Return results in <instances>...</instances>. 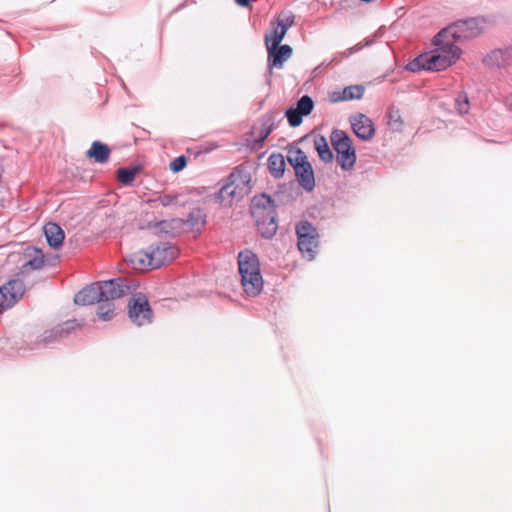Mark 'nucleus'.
Masks as SVG:
<instances>
[{
	"instance_id": "27",
	"label": "nucleus",
	"mask_w": 512,
	"mask_h": 512,
	"mask_svg": "<svg viewBox=\"0 0 512 512\" xmlns=\"http://www.w3.org/2000/svg\"><path fill=\"white\" fill-rule=\"evenodd\" d=\"M387 117H388L387 124L392 131H401L402 130V128L404 126V122L402 120L399 109H396L395 107H390L387 112Z\"/></svg>"
},
{
	"instance_id": "4",
	"label": "nucleus",
	"mask_w": 512,
	"mask_h": 512,
	"mask_svg": "<svg viewBox=\"0 0 512 512\" xmlns=\"http://www.w3.org/2000/svg\"><path fill=\"white\" fill-rule=\"evenodd\" d=\"M251 215L255 219L259 232L266 238L272 237L277 229V213L270 196L262 194L254 197L251 205Z\"/></svg>"
},
{
	"instance_id": "25",
	"label": "nucleus",
	"mask_w": 512,
	"mask_h": 512,
	"mask_svg": "<svg viewBox=\"0 0 512 512\" xmlns=\"http://www.w3.org/2000/svg\"><path fill=\"white\" fill-rule=\"evenodd\" d=\"M314 146L315 149L319 155V158L328 163L331 162L333 159V153L329 148V145L327 143V140L323 136H317L314 139Z\"/></svg>"
},
{
	"instance_id": "28",
	"label": "nucleus",
	"mask_w": 512,
	"mask_h": 512,
	"mask_svg": "<svg viewBox=\"0 0 512 512\" xmlns=\"http://www.w3.org/2000/svg\"><path fill=\"white\" fill-rule=\"evenodd\" d=\"M185 223L192 229L197 228L200 225H204L205 215L203 214L201 209L195 208L189 213L188 217L185 220Z\"/></svg>"
},
{
	"instance_id": "23",
	"label": "nucleus",
	"mask_w": 512,
	"mask_h": 512,
	"mask_svg": "<svg viewBox=\"0 0 512 512\" xmlns=\"http://www.w3.org/2000/svg\"><path fill=\"white\" fill-rule=\"evenodd\" d=\"M178 203V196L171 193H158L153 198L147 200V204L151 208H158L159 206L169 207Z\"/></svg>"
},
{
	"instance_id": "35",
	"label": "nucleus",
	"mask_w": 512,
	"mask_h": 512,
	"mask_svg": "<svg viewBox=\"0 0 512 512\" xmlns=\"http://www.w3.org/2000/svg\"><path fill=\"white\" fill-rule=\"evenodd\" d=\"M252 0H235V2L242 7H248L250 6Z\"/></svg>"
},
{
	"instance_id": "12",
	"label": "nucleus",
	"mask_w": 512,
	"mask_h": 512,
	"mask_svg": "<svg viewBox=\"0 0 512 512\" xmlns=\"http://www.w3.org/2000/svg\"><path fill=\"white\" fill-rule=\"evenodd\" d=\"M100 289V296L102 302H111L115 299L121 298L129 293L130 287L125 284L122 278L111 279L108 281L98 282Z\"/></svg>"
},
{
	"instance_id": "24",
	"label": "nucleus",
	"mask_w": 512,
	"mask_h": 512,
	"mask_svg": "<svg viewBox=\"0 0 512 512\" xmlns=\"http://www.w3.org/2000/svg\"><path fill=\"white\" fill-rule=\"evenodd\" d=\"M268 169L275 177H281L285 170V159L280 153H273L268 158Z\"/></svg>"
},
{
	"instance_id": "16",
	"label": "nucleus",
	"mask_w": 512,
	"mask_h": 512,
	"mask_svg": "<svg viewBox=\"0 0 512 512\" xmlns=\"http://www.w3.org/2000/svg\"><path fill=\"white\" fill-rule=\"evenodd\" d=\"M100 289L98 282L92 283L75 295L74 302L83 306L101 303L103 298L100 296Z\"/></svg>"
},
{
	"instance_id": "36",
	"label": "nucleus",
	"mask_w": 512,
	"mask_h": 512,
	"mask_svg": "<svg viewBox=\"0 0 512 512\" xmlns=\"http://www.w3.org/2000/svg\"><path fill=\"white\" fill-rule=\"evenodd\" d=\"M506 104L512 110V93L506 98Z\"/></svg>"
},
{
	"instance_id": "3",
	"label": "nucleus",
	"mask_w": 512,
	"mask_h": 512,
	"mask_svg": "<svg viewBox=\"0 0 512 512\" xmlns=\"http://www.w3.org/2000/svg\"><path fill=\"white\" fill-rule=\"evenodd\" d=\"M178 255V249L168 243H161L141 250L130 257V262L135 269H157L172 262Z\"/></svg>"
},
{
	"instance_id": "15",
	"label": "nucleus",
	"mask_w": 512,
	"mask_h": 512,
	"mask_svg": "<svg viewBox=\"0 0 512 512\" xmlns=\"http://www.w3.org/2000/svg\"><path fill=\"white\" fill-rule=\"evenodd\" d=\"M266 49L268 54V66L270 69L274 67L281 69L293 53L292 48L287 44L278 45L274 49H272L271 46H267Z\"/></svg>"
},
{
	"instance_id": "13",
	"label": "nucleus",
	"mask_w": 512,
	"mask_h": 512,
	"mask_svg": "<svg viewBox=\"0 0 512 512\" xmlns=\"http://www.w3.org/2000/svg\"><path fill=\"white\" fill-rule=\"evenodd\" d=\"M21 272L27 273L40 269L45 262V256L42 250L36 247H27L21 254Z\"/></svg>"
},
{
	"instance_id": "37",
	"label": "nucleus",
	"mask_w": 512,
	"mask_h": 512,
	"mask_svg": "<svg viewBox=\"0 0 512 512\" xmlns=\"http://www.w3.org/2000/svg\"><path fill=\"white\" fill-rule=\"evenodd\" d=\"M351 53H352V49H349V50H347V51L345 52V55H346V56H349V55H351Z\"/></svg>"
},
{
	"instance_id": "30",
	"label": "nucleus",
	"mask_w": 512,
	"mask_h": 512,
	"mask_svg": "<svg viewBox=\"0 0 512 512\" xmlns=\"http://www.w3.org/2000/svg\"><path fill=\"white\" fill-rule=\"evenodd\" d=\"M314 103L310 96L305 95L297 102L296 109L303 115H308L313 109Z\"/></svg>"
},
{
	"instance_id": "32",
	"label": "nucleus",
	"mask_w": 512,
	"mask_h": 512,
	"mask_svg": "<svg viewBox=\"0 0 512 512\" xmlns=\"http://www.w3.org/2000/svg\"><path fill=\"white\" fill-rule=\"evenodd\" d=\"M187 165V159L184 155L175 158L170 162V170L174 173L182 171Z\"/></svg>"
},
{
	"instance_id": "9",
	"label": "nucleus",
	"mask_w": 512,
	"mask_h": 512,
	"mask_svg": "<svg viewBox=\"0 0 512 512\" xmlns=\"http://www.w3.org/2000/svg\"><path fill=\"white\" fill-rule=\"evenodd\" d=\"M295 23V16L290 11L279 13L270 23V31L265 34V46L276 48L282 42L289 28Z\"/></svg>"
},
{
	"instance_id": "26",
	"label": "nucleus",
	"mask_w": 512,
	"mask_h": 512,
	"mask_svg": "<svg viewBox=\"0 0 512 512\" xmlns=\"http://www.w3.org/2000/svg\"><path fill=\"white\" fill-rule=\"evenodd\" d=\"M140 168L138 166L130 168H120L117 170V180L124 186H129L139 174Z\"/></svg>"
},
{
	"instance_id": "19",
	"label": "nucleus",
	"mask_w": 512,
	"mask_h": 512,
	"mask_svg": "<svg viewBox=\"0 0 512 512\" xmlns=\"http://www.w3.org/2000/svg\"><path fill=\"white\" fill-rule=\"evenodd\" d=\"M364 94V88L361 85H351L345 87L341 92H332L330 94V100L333 103L340 101H349L355 99H361Z\"/></svg>"
},
{
	"instance_id": "29",
	"label": "nucleus",
	"mask_w": 512,
	"mask_h": 512,
	"mask_svg": "<svg viewBox=\"0 0 512 512\" xmlns=\"http://www.w3.org/2000/svg\"><path fill=\"white\" fill-rule=\"evenodd\" d=\"M97 314L100 319L108 321L113 318L114 304L112 302H101L97 308Z\"/></svg>"
},
{
	"instance_id": "31",
	"label": "nucleus",
	"mask_w": 512,
	"mask_h": 512,
	"mask_svg": "<svg viewBox=\"0 0 512 512\" xmlns=\"http://www.w3.org/2000/svg\"><path fill=\"white\" fill-rule=\"evenodd\" d=\"M286 116H287L289 124L292 127L299 126L302 123L303 115L296 108L288 109L286 111Z\"/></svg>"
},
{
	"instance_id": "5",
	"label": "nucleus",
	"mask_w": 512,
	"mask_h": 512,
	"mask_svg": "<svg viewBox=\"0 0 512 512\" xmlns=\"http://www.w3.org/2000/svg\"><path fill=\"white\" fill-rule=\"evenodd\" d=\"M249 182L250 176L244 171L236 169L229 175L227 183L220 189L218 193L219 201L225 206H231L235 200H240L250 192Z\"/></svg>"
},
{
	"instance_id": "10",
	"label": "nucleus",
	"mask_w": 512,
	"mask_h": 512,
	"mask_svg": "<svg viewBox=\"0 0 512 512\" xmlns=\"http://www.w3.org/2000/svg\"><path fill=\"white\" fill-rule=\"evenodd\" d=\"M130 319L141 326L151 322L152 310L147 298L142 294L132 297L128 304Z\"/></svg>"
},
{
	"instance_id": "14",
	"label": "nucleus",
	"mask_w": 512,
	"mask_h": 512,
	"mask_svg": "<svg viewBox=\"0 0 512 512\" xmlns=\"http://www.w3.org/2000/svg\"><path fill=\"white\" fill-rule=\"evenodd\" d=\"M351 125L354 133L361 139L368 141L375 135L373 121L365 114L359 113L351 117Z\"/></svg>"
},
{
	"instance_id": "21",
	"label": "nucleus",
	"mask_w": 512,
	"mask_h": 512,
	"mask_svg": "<svg viewBox=\"0 0 512 512\" xmlns=\"http://www.w3.org/2000/svg\"><path fill=\"white\" fill-rule=\"evenodd\" d=\"M111 150L108 145L94 141L91 147L86 151V157L88 159H94L97 163H106L110 158Z\"/></svg>"
},
{
	"instance_id": "2",
	"label": "nucleus",
	"mask_w": 512,
	"mask_h": 512,
	"mask_svg": "<svg viewBox=\"0 0 512 512\" xmlns=\"http://www.w3.org/2000/svg\"><path fill=\"white\" fill-rule=\"evenodd\" d=\"M238 269L241 285L247 296L255 297L263 289V278L257 255L251 250L241 251L238 255Z\"/></svg>"
},
{
	"instance_id": "11",
	"label": "nucleus",
	"mask_w": 512,
	"mask_h": 512,
	"mask_svg": "<svg viewBox=\"0 0 512 512\" xmlns=\"http://www.w3.org/2000/svg\"><path fill=\"white\" fill-rule=\"evenodd\" d=\"M24 283L20 280H12L0 287V312L11 308L23 296Z\"/></svg>"
},
{
	"instance_id": "20",
	"label": "nucleus",
	"mask_w": 512,
	"mask_h": 512,
	"mask_svg": "<svg viewBox=\"0 0 512 512\" xmlns=\"http://www.w3.org/2000/svg\"><path fill=\"white\" fill-rule=\"evenodd\" d=\"M44 234L48 244L53 248L62 246L65 234L62 228L56 223H47L44 226Z\"/></svg>"
},
{
	"instance_id": "6",
	"label": "nucleus",
	"mask_w": 512,
	"mask_h": 512,
	"mask_svg": "<svg viewBox=\"0 0 512 512\" xmlns=\"http://www.w3.org/2000/svg\"><path fill=\"white\" fill-rule=\"evenodd\" d=\"M330 141L339 166L345 171L351 170L356 163V152L351 138L342 130H334Z\"/></svg>"
},
{
	"instance_id": "7",
	"label": "nucleus",
	"mask_w": 512,
	"mask_h": 512,
	"mask_svg": "<svg viewBox=\"0 0 512 512\" xmlns=\"http://www.w3.org/2000/svg\"><path fill=\"white\" fill-rule=\"evenodd\" d=\"M288 161L295 171L300 185L307 191H312L315 187V177L313 168L308 161L306 154L301 149L290 151Z\"/></svg>"
},
{
	"instance_id": "1",
	"label": "nucleus",
	"mask_w": 512,
	"mask_h": 512,
	"mask_svg": "<svg viewBox=\"0 0 512 512\" xmlns=\"http://www.w3.org/2000/svg\"><path fill=\"white\" fill-rule=\"evenodd\" d=\"M457 32V27H447L441 30L434 37V48L418 56L410 64L411 70L442 71L455 64L462 53L456 45Z\"/></svg>"
},
{
	"instance_id": "22",
	"label": "nucleus",
	"mask_w": 512,
	"mask_h": 512,
	"mask_svg": "<svg viewBox=\"0 0 512 512\" xmlns=\"http://www.w3.org/2000/svg\"><path fill=\"white\" fill-rule=\"evenodd\" d=\"M451 27H457V40L461 38L476 37L479 35L481 28L477 19H469L463 22L456 23Z\"/></svg>"
},
{
	"instance_id": "17",
	"label": "nucleus",
	"mask_w": 512,
	"mask_h": 512,
	"mask_svg": "<svg viewBox=\"0 0 512 512\" xmlns=\"http://www.w3.org/2000/svg\"><path fill=\"white\" fill-rule=\"evenodd\" d=\"M273 119L271 116H265L252 127L251 137L254 145L262 144L273 129Z\"/></svg>"
},
{
	"instance_id": "18",
	"label": "nucleus",
	"mask_w": 512,
	"mask_h": 512,
	"mask_svg": "<svg viewBox=\"0 0 512 512\" xmlns=\"http://www.w3.org/2000/svg\"><path fill=\"white\" fill-rule=\"evenodd\" d=\"M484 62L490 67L503 68L512 64V55L508 48L496 49L491 51L485 58Z\"/></svg>"
},
{
	"instance_id": "8",
	"label": "nucleus",
	"mask_w": 512,
	"mask_h": 512,
	"mask_svg": "<svg viewBox=\"0 0 512 512\" xmlns=\"http://www.w3.org/2000/svg\"><path fill=\"white\" fill-rule=\"evenodd\" d=\"M296 234L298 249L302 256L308 260H313L319 246L317 229L308 221H302L296 226Z\"/></svg>"
},
{
	"instance_id": "33",
	"label": "nucleus",
	"mask_w": 512,
	"mask_h": 512,
	"mask_svg": "<svg viewBox=\"0 0 512 512\" xmlns=\"http://www.w3.org/2000/svg\"><path fill=\"white\" fill-rule=\"evenodd\" d=\"M456 108L460 114H466L469 111V100L466 95H459L456 98Z\"/></svg>"
},
{
	"instance_id": "34",
	"label": "nucleus",
	"mask_w": 512,
	"mask_h": 512,
	"mask_svg": "<svg viewBox=\"0 0 512 512\" xmlns=\"http://www.w3.org/2000/svg\"><path fill=\"white\" fill-rule=\"evenodd\" d=\"M174 222H176V220H172V221L163 220V221L155 222L154 224L150 223L149 226L154 229L159 228V230L161 232L168 233L170 231V229H172V224Z\"/></svg>"
}]
</instances>
